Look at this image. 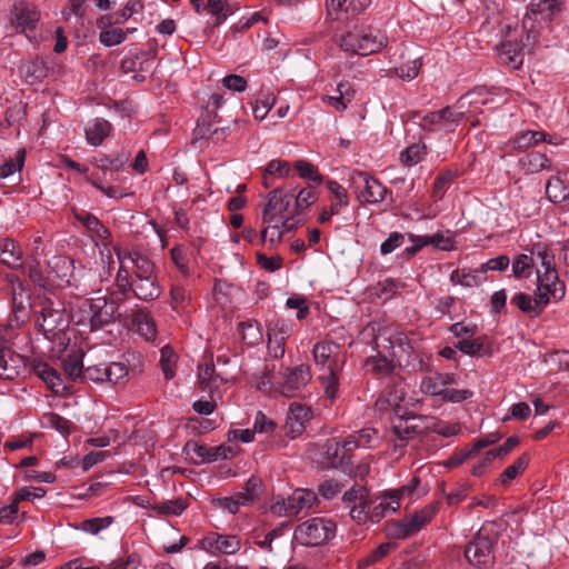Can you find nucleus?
Here are the masks:
<instances>
[{"instance_id":"nucleus-1","label":"nucleus","mask_w":569,"mask_h":569,"mask_svg":"<svg viewBox=\"0 0 569 569\" xmlns=\"http://www.w3.org/2000/svg\"><path fill=\"white\" fill-rule=\"evenodd\" d=\"M70 315L64 305L58 300L46 298L41 302V309L36 317V327L48 340L59 341L66 347V331L69 328Z\"/></svg>"},{"instance_id":"nucleus-2","label":"nucleus","mask_w":569,"mask_h":569,"mask_svg":"<svg viewBox=\"0 0 569 569\" xmlns=\"http://www.w3.org/2000/svg\"><path fill=\"white\" fill-rule=\"evenodd\" d=\"M121 298L111 296H99L86 301L84 309L81 310L84 315L78 317L72 316V319L79 326L89 327L90 331H97L111 323L114 320L118 306Z\"/></svg>"},{"instance_id":"nucleus-3","label":"nucleus","mask_w":569,"mask_h":569,"mask_svg":"<svg viewBox=\"0 0 569 569\" xmlns=\"http://www.w3.org/2000/svg\"><path fill=\"white\" fill-rule=\"evenodd\" d=\"M337 43L346 52L366 57L381 51L387 37L371 27L355 28L340 36Z\"/></svg>"},{"instance_id":"nucleus-4","label":"nucleus","mask_w":569,"mask_h":569,"mask_svg":"<svg viewBox=\"0 0 569 569\" xmlns=\"http://www.w3.org/2000/svg\"><path fill=\"white\" fill-rule=\"evenodd\" d=\"M132 274L130 291L136 298L150 301L160 297L161 288L154 273V264L148 257L132 256Z\"/></svg>"},{"instance_id":"nucleus-5","label":"nucleus","mask_w":569,"mask_h":569,"mask_svg":"<svg viewBox=\"0 0 569 569\" xmlns=\"http://www.w3.org/2000/svg\"><path fill=\"white\" fill-rule=\"evenodd\" d=\"M337 526L331 519L315 517L298 525L293 532L295 540L305 547H318L336 536Z\"/></svg>"},{"instance_id":"nucleus-6","label":"nucleus","mask_w":569,"mask_h":569,"mask_svg":"<svg viewBox=\"0 0 569 569\" xmlns=\"http://www.w3.org/2000/svg\"><path fill=\"white\" fill-rule=\"evenodd\" d=\"M350 188L361 202L380 203L385 200L388 189L376 178L365 171H352Z\"/></svg>"},{"instance_id":"nucleus-7","label":"nucleus","mask_w":569,"mask_h":569,"mask_svg":"<svg viewBox=\"0 0 569 569\" xmlns=\"http://www.w3.org/2000/svg\"><path fill=\"white\" fill-rule=\"evenodd\" d=\"M537 37L533 32H527L521 37L520 41L517 39H505L497 46L499 60L502 64L510 67L513 70L521 68L525 58V51L528 49L530 52L535 46Z\"/></svg>"},{"instance_id":"nucleus-8","label":"nucleus","mask_w":569,"mask_h":569,"mask_svg":"<svg viewBox=\"0 0 569 569\" xmlns=\"http://www.w3.org/2000/svg\"><path fill=\"white\" fill-rule=\"evenodd\" d=\"M493 545L495 540L492 538L482 535L481 531L478 532L466 547V559L475 567L490 568L495 563Z\"/></svg>"},{"instance_id":"nucleus-9","label":"nucleus","mask_w":569,"mask_h":569,"mask_svg":"<svg viewBox=\"0 0 569 569\" xmlns=\"http://www.w3.org/2000/svg\"><path fill=\"white\" fill-rule=\"evenodd\" d=\"M427 420V417L413 415L397 417L392 422V432L400 443L396 447H403L408 440L422 435L429 428Z\"/></svg>"},{"instance_id":"nucleus-10","label":"nucleus","mask_w":569,"mask_h":569,"mask_svg":"<svg viewBox=\"0 0 569 569\" xmlns=\"http://www.w3.org/2000/svg\"><path fill=\"white\" fill-rule=\"evenodd\" d=\"M292 331V325L283 319L271 321L268 326V351L276 358L284 355V345Z\"/></svg>"},{"instance_id":"nucleus-11","label":"nucleus","mask_w":569,"mask_h":569,"mask_svg":"<svg viewBox=\"0 0 569 569\" xmlns=\"http://www.w3.org/2000/svg\"><path fill=\"white\" fill-rule=\"evenodd\" d=\"M293 197L295 194L283 193L279 188L270 191L268 201L263 208L262 221L268 224L278 222V217H282V213L289 209Z\"/></svg>"},{"instance_id":"nucleus-12","label":"nucleus","mask_w":569,"mask_h":569,"mask_svg":"<svg viewBox=\"0 0 569 569\" xmlns=\"http://www.w3.org/2000/svg\"><path fill=\"white\" fill-rule=\"evenodd\" d=\"M113 250L120 262V266L116 277L117 291L113 292L111 296L116 298H121V301H123L128 297V293L130 292V286L132 280V278H130L129 267L127 266V262L129 261L132 263V256L140 253L136 251H124L119 246H114Z\"/></svg>"},{"instance_id":"nucleus-13","label":"nucleus","mask_w":569,"mask_h":569,"mask_svg":"<svg viewBox=\"0 0 569 569\" xmlns=\"http://www.w3.org/2000/svg\"><path fill=\"white\" fill-rule=\"evenodd\" d=\"M352 451L353 449L347 446V439L342 442L329 439L325 443V460L329 467L343 471L351 460Z\"/></svg>"},{"instance_id":"nucleus-14","label":"nucleus","mask_w":569,"mask_h":569,"mask_svg":"<svg viewBox=\"0 0 569 569\" xmlns=\"http://www.w3.org/2000/svg\"><path fill=\"white\" fill-rule=\"evenodd\" d=\"M340 347L333 341L318 342L315 345L312 353L316 366L320 371L338 370V356Z\"/></svg>"},{"instance_id":"nucleus-15","label":"nucleus","mask_w":569,"mask_h":569,"mask_svg":"<svg viewBox=\"0 0 569 569\" xmlns=\"http://www.w3.org/2000/svg\"><path fill=\"white\" fill-rule=\"evenodd\" d=\"M311 380L309 366L300 365L289 370L280 385V392L286 397H293Z\"/></svg>"},{"instance_id":"nucleus-16","label":"nucleus","mask_w":569,"mask_h":569,"mask_svg":"<svg viewBox=\"0 0 569 569\" xmlns=\"http://www.w3.org/2000/svg\"><path fill=\"white\" fill-rule=\"evenodd\" d=\"M188 452L192 450L197 457L199 458L197 463H204V462H213L219 459H228L236 455L237 450L226 443H222L218 447L209 448L203 445H198L196 442L193 443H187L184 448Z\"/></svg>"},{"instance_id":"nucleus-17","label":"nucleus","mask_w":569,"mask_h":569,"mask_svg":"<svg viewBox=\"0 0 569 569\" xmlns=\"http://www.w3.org/2000/svg\"><path fill=\"white\" fill-rule=\"evenodd\" d=\"M310 418V408L298 402L291 403L284 423L287 433L291 438L300 436L305 431L306 422H308Z\"/></svg>"},{"instance_id":"nucleus-18","label":"nucleus","mask_w":569,"mask_h":569,"mask_svg":"<svg viewBox=\"0 0 569 569\" xmlns=\"http://www.w3.org/2000/svg\"><path fill=\"white\" fill-rule=\"evenodd\" d=\"M370 3L371 0H328L327 12L333 20H338L340 13L356 17L362 13Z\"/></svg>"},{"instance_id":"nucleus-19","label":"nucleus","mask_w":569,"mask_h":569,"mask_svg":"<svg viewBox=\"0 0 569 569\" xmlns=\"http://www.w3.org/2000/svg\"><path fill=\"white\" fill-rule=\"evenodd\" d=\"M456 382L455 373H435L433 376L422 378L420 390L425 395L442 397L447 386L455 385Z\"/></svg>"},{"instance_id":"nucleus-20","label":"nucleus","mask_w":569,"mask_h":569,"mask_svg":"<svg viewBox=\"0 0 569 569\" xmlns=\"http://www.w3.org/2000/svg\"><path fill=\"white\" fill-rule=\"evenodd\" d=\"M22 249L13 239L6 238L0 242V261L3 264L18 269L22 267Z\"/></svg>"},{"instance_id":"nucleus-21","label":"nucleus","mask_w":569,"mask_h":569,"mask_svg":"<svg viewBox=\"0 0 569 569\" xmlns=\"http://www.w3.org/2000/svg\"><path fill=\"white\" fill-rule=\"evenodd\" d=\"M13 13L16 17L17 26L26 29H34L39 19V11L27 2H18L14 4Z\"/></svg>"},{"instance_id":"nucleus-22","label":"nucleus","mask_w":569,"mask_h":569,"mask_svg":"<svg viewBox=\"0 0 569 569\" xmlns=\"http://www.w3.org/2000/svg\"><path fill=\"white\" fill-rule=\"evenodd\" d=\"M453 113L449 107L438 111H432L421 118L420 127L422 130L435 131L447 127L453 122Z\"/></svg>"},{"instance_id":"nucleus-23","label":"nucleus","mask_w":569,"mask_h":569,"mask_svg":"<svg viewBox=\"0 0 569 569\" xmlns=\"http://www.w3.org/2000/svg\"><path fill=\"white\" fill-rule=\"evenodd\" d=\"M33 370L36 375L41 378L53 392L61 393L67 390V387L62 382L61 376L48 363L36 362L33 365Z\"/></svg>"},{"instance_id":"nucleus-24","label":"nucleus","mask_w":569,"mask_h":569,"mask_svg":"<svg viewBox=\"0 0 569 569\" xmlns=\"http://www.w3.org/2000/svg\"><path fill=\"white\" fill-rule=\"evenodd\" d=\"M456 348L465 355L471 357H490L492 355V348L489 343L486 342V338H465L456 343Z\"/></svg>"},{"instance_id":"nucleus-25","label":"nucleus","mask_w":569,"mask_h":569,"mask_svg":"<svg viewBox=\"0 0 569 569\" xmlns=\"http://www.w3.org/2000/svg\"><path fill=\"white\" fill-rule=\"evenodd\" d=\"M565 283H556L552 287L542 283L537 286L535 298L537 303L539 305L540 310L542 311L551 300L560 301L565 297Z\"/></svg>"},{"instance_id":"nucleus-26","label":"nucleus","mask_w":569,"mask_h":569,"mask_svg":"<svg viewBox=\"0 0 569 569\" xmlns=\"http://www.w3.org/2000/svg\"><path fill=\"white\" fill-rule=\"evenodd\" d=\"M26 371V359L12 351L7 353V360L0 366V378L13 380Z\"/></svg>"},{"instance_id":"nucleus-27","label":"nucleus","mask_w":569,"mask_h":569,"mask_svg":"<svg viewBox=\"0 0 569 569\" xmlns=\"http://www.w3.org/2000/svg\"><path fill=\"white\" fill-rule=\"evenodd\" d=\"M440 508V501H433L425 506L419 511H416L408 520L411 530L419 532L425 526H427L435 518Z\"/></svg>"},{"instance_id":"nucleus-28","label":"nucleus","mask_w":569,"mask_h":569,"mask_svg":"<svg viewBox=\"0 0 569 569\" xmlns=\"http://www.w3.org/2000/svg\"><path fill=\"white\" fill-rule=\"evenodd\" d=\"M379 442L378 431L373 428H363L350 435L347 446L353 450L357 448H375Z\"/></svg>"},{"instance_id":"nucleus-29","label":"nucleus","mask_w":569,"mask_h":569,"mask_svg":"<svg viewBox=\"0 0 569 569\" xmlns=\"http://www.w3.org/2000/svg\"><path fill=\"white\" fill-rule=\"evenodd\" d=\"M316 493L307 489H296L291 496L288 497V506H290V513L298 515L302 509L310 508L316 501Z\"/></svg>"},{"instance_id":"nucleus-30","label":"nucleus","mask_w":569,"mask_h":569,"mask_svg":"<svg viewBox=\"0 0 569 569\" xmlns=\"http://www.w3.org/2000/svg\"><path fill=\"white\" fill-rule=\"evenodd\" d=\"M132 322L146 340H153L156 338L157 327L149 312L144 310L137 311L132 317Z\"/></svg>"},{"instance_id":"nucleus-31","label":"nucleus","mask_w":569,"mask_h":569,"mask_svg":"<svg viewBox=\"0 0 569 569\" xmlns=\"http://www.w3.org/2000/svg\"><path fill=\"white\" fill-rule=\"evenodd\" d=\"M21 72L28 83L33 84L40 82L48 76L49 68L42 59H33L22 66Z\"/></svg>"},{"instance_id":"nucleus-32","label":"nucleus","mask_w":569,"mask_h":569,"mask_svg":"<svg viewBox=\"0 0 569 569\" xmlns=\"http://www.w3.org/2000/svg\"><path fill=\"white\" fill-rule=\"evenodd\" d=\"M520 164L526 173L532 174L550 168V160L540 152H529L520 159Z\"/></svg>"},{"instance_id":"nucleus-33","label":"nucleus","mask_w":569,"mask_h":569,"mask_svg":"<svg viewBox=\"0 0 569 569\" xmlns=\"http://www.w3.org/2000/svg\"><path fill=\"white\" fill-rule=\"evenodd\" d=\"M111 124L104 119H97L86 128V138L91 146H99L110 133Z\"/></svg>"},{"instance_id":"nucleus-34","label":"nucleus","mask_w":569,"mask_h":569,"mask_svg":"<svg viewBox=\"0 0 569 569\" xmlns=\"http://www.w3.org/2000/svg\"><path fill=\"white\" fill-rule=\"evenodd\" d=\"M546 194L553 203L569 201V188L558 177H552L546 184Z\"/></svg>"},{"instance_id":"nucleus-35","label":"nucleus","mask_w":569,"mask_h":569,"mask_svg":"<svg viewBox=\"0 0 569 569\" xmlns=\"http://www.w3.org/2000/svg\"><path fill=\"white\" fill-rule=\"evenodd\" d=\"M83 353L78 351L72 355H69L63 360V370L67 373V376L72 381H83V363H82Z\"/></svg>"},{"instance_id":"nucleus-36","label":"nucleus","mask_w":569,"mask_h":569,"mask_svg":"<svg viewBox=\"0 0 569 569\" xmlns=\"http://www.w3.org/2000/svg\"><path fill=\"white\" fill-rule=\"evenodd\" d=\"M20 268L37 287L42 289H47L49 287V278L43 274L40 262L37 259H30L26 264L22 263V267Z\"/></svg>"},{"instance_id":"nucleus-37","label":"nucleus","mask_w":569,"mask_h":569,"mask_svg":"<svg viewBox=\"0 0 569 569\" xmlns=\"http://www.w3.org/2000/svg\"><path fill=\"white\" fill-rule=\"evenodd\" d=\"M76 218L94 236L100 239L110 237V231L93 214L88 212L76 213Z\"/></svg>"},{"instance_id":"nucleus-38","label":"nucleus","mask_w":569,"mask_h":569,"mask_svg":"<svg viewBox=\"0 0 569 569\" xmlns=\"http://www.w3.org/2000/svg\"><path fill=\"white\" fill-rule=\"evenodd\" d=\"M391 501H380L371 510V521L378 522L389 512H396L399 509V495H395L393 491L386 495Z\"/></svg>"},{"instance_id":"nucleus-39","label":"nucleus","mask_w":569,"mask_h":569,"mask_svg":"<svg viewBox=\"0 0 569 569\" xmlns=\"http://www.w3.org/2000/svg\"><path fill=\"white\" fill-rule=\"evenodd\" d=\"M529 463V456L522 455L520 456L511 466L507 467L505 471L500 475L497 482L499 485L506 486L521 473Z\"/></svg>"},{"instance_id":"nucleus-40","label":"nucleus","mask_w":569,"mask_h":569,"mask_svg":"<svg viewBox=\"0 0 569 569\" xmlns=\"http://www.w3.org/2000/svg\"><path fill=\"white\" fill-rule=\"evenodd\" d=\"M426 149V144L422 142L412 143L400 153V160L405 166H415L423 160Z\"/></svg>"},{"instance_id":"nucleus-41","label":"nucleus","mask_w":569,"mask_h":569,"mask_svg":"<svg viewBox=\"0 0 569 569\" xmlns=\"http://www.w3.org/2000/svg\"><path fill=\"white\" fill-rule=\"evenodd\" d=\"M511 303L518 307L522 312L528 313L530 316L538 317L541 313V310L536 301V298H531V296L527 293H517L511 299Z\"/></svg>"},{"instance_id":"nucleus-42","label":"nucleus","mask_w":569,"mask_h":569,"mask_svg":"<svg viewBox=\"0 0 569 569\" xmlns=\"http://www.w3.org/2000/svg\"><path fill=\"white\" fill-rule=\"evenodd\" d=\"M160 366L164 378L170 380L174 377V367L177 363V355L170 346H164L160 350Z\"/></svg>"},{"instance_id":"nucleus-43","label":"nucleus","mask_w":569,"mask_h":569,"mask_svg":"<svg viewBox=\"0 0 569 569\" xmlns=\"http://www.w3.org/2000/svg\"><path fill=\"white\" fill-rule=\"evenodd\" d=\"M369 499V490L366 486L353 485L349 490L342 495V502L347 508L352 505H358Z\"/></svg>"},{"instance_id":"nucleus-44","label":"nucleus","mask_w":569,"mask_h":569,"mask_svg":"<svg viewBox=\"0 0 569 569\" xmlns=\"http://www.w3.org/2000/svg\"><path fill=\"white\" fill-rule=\"evenodd\" d=\"M327 188L335 197V201L331 203V213H339L342 207L348 206V193L347 190L337 181H328Z\"/></svg>"},{"instance_id":"nucleus-45","label":"nucleus","mask_w":569,"mask_h":569,"mask_svg":"<svg viewBox=\"0 0 569 569\" xmlns=\"http://www.w3.org/2000/svg\"><path fill=\"white\" fill-rule=\"evenodd\" d=\"M338 370L321 371L319 379L325 390L327 398L333 400L337 398L339 389Z\"/></svg>"},{"instance_id":"nucleus-46","label":"nucleus","mask_w":569,"mask_h":569,"mask_svg":"<svg viewBox=\"0 0 569 569\" xmlns=\"http://www.w3.org/2000/svg\"><path fill=\"white\" fill-rule=\"evenodd\" d=\"M186 508L187 501L182 498L162 501L153 506V510L166 516H180Z\"/></svg>"},{"instance_id":"nucleus-47","label":"nucleus","mask_w":569,"mask_h":569,"mask_svg":"<svg viewBox=\"0 0 569 569\" xmlns=\"http://www.w3.org/2000/svg\"><path fill=\"white\" fill-rule=\"evenodd\" d=\"M455 178L456 174L450 170L440 173L436 178L431 192V196L436 201L441 200L443 198L446 191L451 186Z\"/></svg>"},{"instance_id":"nucleus-48","label":"nucleus","mask_w":569,"mask_h":569,"mask_svg":"<svg viewBox=\"0 0 569 569\" xmlns=\"http://www.w3.org/2000/svg\"><path fill=\"white\" fill-rule=\"evenodd\" d=\"M114 518L111 516L86 519L81 522L80 529L91 535H98L101 530L111 526Z\"/></svg>"},{"instance_id":"nucleus-49","label":"nucleus","mask_w":569,"mask_h":569,"mask_svg":"<svg viewBox=\"0 0 569 569\" xmlns=\"http://www.w3.org/2000/svg\"><path fill=\"white\" fill-rule=\"evenodd\" d=\"M212 545L222 553L234 555L240 549L241 541L237 536H217Z\"/></svg>"},{"instance_id":"nucleus-50","label":"nucleus","mask_w":569,"mask_h":569,"mask_svg":"<svg viewBox=\"0 0 569 569\" xmlns=\"http://www.w3.org/2000/svg\"><path fill=\"white\" fill-rule=\"evenodd\" d=\"M421 66L420 58H416L408 63L393 68L392 72L403 80H412L419 74Z\"/></svg>"},{"instance_id":"nucleus-51","label":"nucleus","mask_w":569,"mask_h":569,"mask_svg":"<svg viewBox=\"0 0 569 569\" xmlns=\"http://www.w3.org/2000/svg\"><path fill=\"white\" fill-rule=\"evenodd\" d=\"M24 158H26V150L19 149L17 151L14 159H10V160L6 161L0 167V177L4 179V178H8L9 176L13 174L16 171H20L23 167Z\"/></svg>"},{"instance_id":"nucleus-52","label":"nucleus","mask_w":569,"mask_h":569,"mask_svg":"<svg viewBox=\"0 0 569 569\" xmlns=\"http://www.w3.org/2000/svg\"><path fill=\"white\" fill-rule=\"evenodd\" d=\"M408 521H392L387 525V536L392 539H406L413 536Z\"/></svg>"},{"instance_id":"nucleus-53","label":"nucleus","mask_w":569,"mask_h":569,"mask_svg":"<svg viewBox=\"0 0 569 569\" xmlns=\"http://www.w3.org/2000/svg\"><path fill=\"white\" fill-rule=\"evenodd\" d=\"M221 380L222 379L216 373L213 365L204 366L199 372V383L203 390L207 388L211 389L212 387L217 388Z\"/></svg>"},{"instance_id":"nucleus-54","label":"nucleus","mask_w":569,"mask_h":569,"mask_svg":"<svg viewBox=\"0 0 569 569\" xmlns=\"http://www.w3.org/2000/svg\"><path fill=\"white\" fill-rule=\"evenodd\" d=\"M11 305L16 302H28L31 300V293L28 286L19 278L12 279L11 281Z\"/></svg>"},{"instance_id":"nucleus-55","label":"nucleus","mask_w":569,"mask_h":569,"mask_svg":"<svg viewBox=\"0 0 569 569\" xmlns=\"http://www.w3.org/2000/svg\"><path fill=\"white\" fill-rule=\"evenodd\" d=\"M128 161V157L123 154H117L116 157L111 158L109 156H102L97 160V166L103 171L110 170V171H120L126 162Z\"/></svg>"},{"instance_id":"nucleus-56","label":"nucleus","mask_w":569,"mask_h":569,"mask_svg":"<svg viewBox=\"0 0 569 569\" xmlns=\"http://www.w3.org/2000/svg\"><path fill=\"white\" fill-rule=\"evenodd\" d=\"M12 306V319H10V327H19L22 325L29 317L31 300L28 302H16Z\"/></svg>"},{"instance_id":"nucleus-57","label":"nucleus","mask_w":569,"mask_h":569,"mask_svg":"<svg viewBox=\"0 0 569 569\" xmlns=\"http://www.w3.org/2000/svg\"><path fill=\"white\" fill-rule=\"evenodd\" d=\"M46 425L67 436L70 432L71 422L58 413L49 412L44 415Z\"/></svg>"},{"instance_id":"nucleus-58","label":"nucleus","mask_w":569,"mask_h":569,"mask_svg":"<svg viewBox=\"0 0 569 569\" xmlns=\"http://www.w3.org/2000/svg\"><path fill=\"white\" fill-rule=\"evenodd\" d=\"M532 258L519 254L512 263V273L517 278H526L531 273Z\"/></svg>"},{"instance_id":"nucleus-59","label":"nucleus","mask_w":569,"mask_h":569,"mask_svg":"<svg viewBox=\"0 0 569 569\" xmlns=\"http://www.w3.org/2000/svg\"><path fill=\"white\" fill-rule=\"evenodd\" d=\"M126 37L127 32L122 29H109L100 32L99 40L106 47H113L123 42Z\"/></svg>"},{"instance_id":"nucleus-60","label":"nucleus","mask_w":569,"mask_h":569,"mask_svg":"<svg viewBox=\"0 0 569 569\" xmlns=\"http://www.w3.org/2000/svg\"><path fill=\"white\" fill-rule=\"evenodd\" d=\"M128 375V369L123 363L112 362L104 366L106 381L118 383Z\"/></svg>"},{"instance_id":"nucleus-61","label":"nucleus","mask_w":569,"mask_h":569,"mask_svg":"<svg viewBox=\"0 0 569 569\" xmlns=\"http://www.w3.org/2000/svg\"><path fill=\"white\" fill-rule=\"evenodd\" d=\"M295 167L301 178L309 179L317 183L322 181V176L319 173L317 167L312 163L305 160H299L296 162Z\"/></svg>"},{"instance_id":"nucleus-62","label":"nucleus","mask_w":569,"mask_h":569,"mask_svg":"<svg viewBox=\"0 0 569 569\" xmlns=\"http://www.w3.org/2000/svg\"><path fill=\"white\" fill-rule=\"evenodd\" d=\"M207 9L216 17V26L221 24L231 14L229 6L223 4L221 0H208Z\"/></svg>"},{"instance_id":"nucleus-63","label":"nucleus","mask_w":569,"mask_h":569,"mask_svg":"<svg viewBox=\"0 0 569 569\" xmlns=\"http://www.w3.org/2000/svg\"><path fill=\"white\" fill-rule=\"evenodd\" d=\"M370 505V499L362 501L358 505H352L351 508H349L350 517L358 523H365L367 520H371Z\"/></svg>"},{"instance_id":"nucleus-64","label":"nucleus","mask_w":569,"mask_h":569,"mask_svg":"<svg viewBox=\"0 0 569 569\" xmlns=\"http://www.w3.org/2000/svg\"><path fill=\"white\" fill-rule=\"evenodd\" d=\"M366 366L371 367V370L377 375H390L395 369L392 361L386 357L369 358Z\"/></svg>"}]
</instances>
